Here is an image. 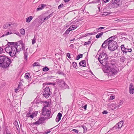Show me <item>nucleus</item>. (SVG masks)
Returning <instances> with one entry per match:
<instances>
[{
	"label": "nucleus",
	"instance_id": "obj_1",
	"mask_svg": "<svg viewBox=\"0 0 134 134\" xmlns=\"http://www.w3.org/2000/svg\"><path fill=\"white\" fill-rule=\"evenodd\" d=\"M116 62L111 61L109 66L105 67L103 71L107 73L109 76H114L118 72L117 69L115 64Z\"/></svg>",
	"mask_w": 134,
	"mask_h": 134
},
{
	"label": "nucleus",
	"instance_id": "obj_2",
	"mask_svg": "<svg viewBox=\"0 0 134 134\" xmlns=\"http://www.w3.org/2000/svg\"><path fill=\"white\" fill-rule=\"evenodd\" d=\"M12 62L11 60L5 55L0 56V66L3 68H7Z\"/></svg>",
	"mask_w": 134,
	"mask_h": 134
},
{
	"label": "nucleus",
	"instance_id": "obj_3",
	"mask_svg": "<svg viewBox=\"0 0 134 134\" xmlns=\"http://www.w3.org/2000/svg\"><path fill=\"white\" fill-rule=\"evenodd\" d=\"M16 47L13 46H7L5 48V49L6 52L8 53L10 56L13 57L15 55L16 53V51L19 50Z\"/></svg>",
	"mask_w": 134,
	"mask_h": 134
},
{
	"label": "nucleus",
	"instance_id": "obj_4",
	"mask_svg": "<svg viewBox=\"0 0 134 134\" xmlns=\"http://www.w3.org/2000/svg\"><path fill=\"white\" fill-rule=\"evenodd\" d=\"M118 47V45L116 41L111 40L110 42L109 43L108 48L110 50L113 51L116 49Z\"/></svg>",
	"mask_w": 134,
	"mask_h": 134
},
{
	"label": "nucleus",
	"instance_id": "obj_5",
	"mask_svg": "<svg viewBox=\"0 0 134 134\" xmlns=\"http://www.w3.org/2000/svg\"><path fill=\"white\" fill-rule=\"evenodd\" d=\"M51 111L48 109H42V115L47 119H49L52 117L50 115Z\"/></svg>",
	"mask_w": 134,
	"mask_h": 134
},
{
	"label": "nucleus",
	"instance_id": "obj_6",
	"mask_svg": "<svg viewBox=\"0 0 134 134\" xmlns=\"http://www.w3.org/2000/svg\"><path fill=\"white\" fill-rule=\"evenodd\" d=\"M15 46H17L16 48H18V49H19V51H16V53L22 50L24 48V44L23 43V41H20L18 42L16 45H15Z\"/></svg>",
	"mask_w": 134,
	"mask_h": 134
},
{
	"label": "nucleus",
	"instance_id": "obj_7",
	"mask_svg": "<svg viewBox=\"0 0 134 134\" xmlns=\"http://www.w3.org/2000/svg\"><path fill=\"white\" fill-rule=\"evenodd\" d=\"M124 122L121 121L116 124L113 127L112 129V130H116V131L120 130L123 125Z\"/></svg>",
	"mask_w": 134,
	"mask_h": 134
},
{
	"label": "nucleus",
	"instance_id": "obj_8",
	"mask_svg": "<svg viewBox=\"0 0 134 134\" xmlns=\"http://www.w3.org/2000/svg\"><path fill=\"white\" fill-rule=\"evenodd\" d=\"M108 57H105V58H104V59H102L100 60H99V61L100 63L101 64L103 65L104 66H105L106 67V66H108V65H107L108 64Z\"/></svg>",
	"mask_w": 134,
	"mask_h": 134
},
{
	"label": "nucleus",
	"instance_id": "obj_9",
	"mask_svg": "<svg viewBox=\"0 0 134 134\" xmlns=\"http://www.w3.org/2000/svg\"><path fill=\"white\" fill-rule=\"evenodd\" d=\"M47 119L45 117H41L38 120L33 123L34 124L38 125H39L44 123V121Z\"/></svg>",
	"mask_w": 134,
	"mask_h": 134
},
{
	"label": "nucleus",
	"instance_id": "obj_10",
	"mask_svg": "<svg viewBox=\"0 0 134 134\" xmlns=\"http://www.w3.org/2000/svg\"><path fill=\"white\" fill-rule=\"evenodd\" d=\"M110 107L111 108V109L112 110H114V109H117L119 108L118 107L116 103L111 104L110 106Z\"/></svg>",
	"mask_w": 134,
	"mask_h": 134
},
{
	"label": "nucleus",
	"instance_id": "obj_11",
	"mask_svg": "<svg viewBox=\"0 0 134 134\" xmlns=\"http://www.w3.org/2000/svg\"><path fill=\"white\" fill-rule=\"evenodd\" d=\"M107 57L106 54L104 53H102L100 54L99 57L98 58V60L102 59H104L105 57Z\"/></svg>",
	"mask_w": 134,
	"mask_h": 134
},
{
	"label": "nucleus",
	"instance_id": "obj_12",
	"mask_svg": "<svg viewBox=\"0 0 134 134\" xmlns=\"http://www.w3.org/2000/svg\"><path fill=\"white\" fill-rule=\"evenodd\" d=\"M129 92L133 94L134 93V87L132 83H130L129 87Z\"/></svg>",
	"mask_w": 134,
	"mask_h": 134
},
{
	"label": "nucleus",
	"instance_id": "obj_13",
	"mask_svg": "<svg viewBox=\"0 0 134 134\" xmlns=\"http://www.w3.org/2000/svg\"><path fill=\"white\" fill-rule=\"evenodd\" d=\"M62 116V114L61 113H59L56 117L55 119L56 121L58 122L60 120Z\"/></svg>",
	"mask_w": 134,
	"mask_h": 134
},
{
	"label": "nucleus",
	"instance_id": "obj_14",
	"mask_svg": "<svg viewBox=\"0 0 134 134\" xmlns=\"http://www.w3.org/2000/svg\"><path fill=\"white\" fill-rule=\"evenodd\" d=\"M101 2H103V0H99L94 1L92 2L93 3H99V4L98 5V8L99 9L100 6V5H99V3H100V4H101Z\"/></svg>",
	"mask_w": 134,
	"mask_h": 134
},
{
	"label": "nucleus",
	"instance_id": "obj_15",
	"mask_svg": "<svg viewBox=\"0 0 134 134\" xmlns=\"http://www.w3.org/2000/svg\"><path fill=\"white\" fill-rule=\"evenodd\" d=\"M50 95V93L44 91L43 93V96L46 98H48Z\"/></svg>",
	"mask_w": 134,
	"mask_h": 134
},
{
	"label": "nucleus",
	"instance_id": "obj_16",
	"mask_svg": "<svg viewBox=\"0 0 134 134\" xmlns=\"http://www.w3.org/2000/svg\"><path fill=\"white\" fill-rule=\"evenodd\" d=\"M79 65L81 66L85 67L86 66V61L85 60H83L81 61L79 63Z\"/></svg>",
	"mask_w": 134,
	"mask_h": 134
},
{
	"label": "nucleus",
	"instance_id": "obj_17",
	"mask_svg": "<svg viewBox=\"0 0 134 134\" xmlns=\"http://www.w3.org/2000/svg\"><path fill=\"white\" fill-rule=\"evenodd\" d=\"M34 113H33L32 114H31L29 112L28 113L26 114V117H30L31 118L33 119L34 118Z\"/></svg>",
	"mask_w": 134,
	"mask_h": 134
},
{
	"label": "nucleus",
	"instance_id": "obj_18",
	"mask_svg": "<svg viewBox=\"0 0 134 134\" xmlns=\"http://www.w3.org/2000/svg\"><path fill=\"white\" fill-rule=\"evenodd\" d=\"M13 124L15 126H14V127H15L17 130H19L20 129L18 122L16 121H15L14 122Z\"/></svg>",
	"mask_w": 134,
	"mask_h": 134
},
{
	"label": "nucleus",
	"instance_id": "obj_19",
	"mask_svg": "<svg viewBox=\"0 0 134 134\" xmlns=\"http://www.w3.org/2000/svg\"><path fill=\"white\" fill-rule=\"evenodd\" d=\"M121 0H112L111 3L112 4H117L118 5H119V4H118Z\"/></svg>",
	"mask_w": 134,
	"mask_h": 134
},
{
	"label": "nucleus",
	"instance_id": "obj_20",
	"mask_svg": "<svg viewBox=\"0 0 134 134\" xmlns=\"http://www.w3.org/2000/svg\"><path fill=\"white\" fill-rule=\"evenodd\" d=\"M49 103L48 102H47L46 101L45 102L43 103V106L44 107L43 109H44V108L45 109H47L46 108V107H48L49 105Z\"/></svg>",
	"mask_w": 134,
	"mask_h": 134
},
{
	"label": "nucleus",
	"instance_id": "obj_21",
	"mask_svg": "<svg viewBox=\"0 0 134 134\" xmlns=\"http://www.w3.org/2000/svg\"><path fill=\"white\" fill-rule=\"evenodd\" d=\"M33 17L32 16H30L29 17L27 18L26 19V22L27 23L30 22L32 19Z\"/></svg>",
	"mask_w": 134,
	"mask_h": 134
},
{
	"label": "nucleus",
	"instance_id": "obj_22",
	"mask_svg": "<svg viewBox=\"0 0 134 134\" xmlns=\"http://www.w3.org/2000/svg\"><path fill=\"white\" fill-rule=\"evenodd\" d=\"M103 32H101L100 33L98 34L96 36V37L97 38H98L100 37L103 35Z\"/></svg>",
	"mask_w": 134,
	"mask_h": 134
},
{
	"label": "nucleus",
	"instance_id": "obj_23",
	"mask_svg": "<svg viewBox=\"0 0 134 134\" xmlns=\"http://www.w3.org/2000/svg\"><path fill=\"white\" fill-rule=\"evenodd\" d=\"M124 102L122 100H120L119 102H118L116 104L118 107L119 108V107Z\"/></svg>",
	"mask_w": 134,
	"mask_h": 134
},
{
	"label": "nucleus",
	"instance_id": "obj_24",
	"mask_svg": "<svg viewBox=\"0 0 134 134\" xmlns=\"http://www.w3.org/2000/svg\"><path fill=\"white\" fill-rule=\"evenodd\" d=\"M111 40H109V39H108L107 40L105 41L103 43H105L106 45H108V46L109 45V43L110 42Z\"/></svg>",
	"mask_w": 134,
	"mask_h": 134
},
{
	"label": "nucleus",
	"instance_id": "obj_25",
	"mask_svg": "<svg viewBox=\"0 0 134 134\" xmlns=\"http://www.w3.org/2000/svg\"><path fill=\"white\" fill-rule=\"evenodd\" d=\"M50 93V89L49 87H47L44 90V91Z\"/></svg>",
	"mask_w": 134,
	"mask_h": 134
},
{
	"label": "nucleus",
	"instance_id": "obj_26",
	"mask_svg": "<svg viewBox=\"0 0 134 134\" xmlns=\"http://www.w3.org/2000/svg\"><path fill=\"white\" fill-rule=\"evenodd\" d=\"M24 77L25 79H28L30 78V76L29 73H26L25 74Z\"/></svg>",
	"mask_w": 134,
	"mask_h": 134
},
{
	"label": "nucleus",
	"instance_id": "obj_27",
	"mask_svg": "<svg viewBox=\"0 0 134 134\" xmlns=\"http://www.w3.org/2000/svg\"><path fill=\"white\" fill-rule=\"evenodd\" d=\"M121 48L122 52L124 53V51H125L126 48L124 47V45L123 44H122L121 46Z\"/></svg>",
	"mask_w": 134,
	"mask_h": 134
},
{
	"label": "nucleus",
	"instance_id": "obj_28",
	"mask_svg": "<svg viewBox=\"0 0 134 134\" xmlns=\"http://www.w3.org/2000/svg\"><path fill=\"white\" fill-rule=\"evenodd\" d=\"M63 86L64 88H68V86L64 82H63Z\"/></svg>",
	"mask_w": 134,
	"mask_h": 134
},
{
	"label": "nucleus",
	"instance_id": "obj_29",
	"mask_svg": "<svg viewBox=\"0 0 134 134\" xmlns=\"http://www.w3.org/2000/svg\"><path fill=\"white\" fill-rule=\"evenodd\" d=\"M11 25V24L6 23L3 26V28L5 29H7L9 26H10Z\"/></svg>",
	"mask_w": 134,
	"mask_h": 134
},
{
	"label": "nucleus",
	"instance_id": "obj_30",
	"mask_svg": "<svg viewBox=\"0 0 134 134\" xmlns=\"http://www.w3.org/2000/svg\"><path fill=\"white\" fill-rule=\"evenodd\" d=\"M21 34L23 35H24L25 34V31L23 29H21L20 30Z\"/></svg>",
	"mask_w": 134,
	"mask_h": 134
},
{
	"label": "nucleus",
	"instance_id": "obj_31",
	"mask_svg": "<svg viewBox=\"0 0 134 134\" xmlns=\"http://www.w3.org/2000/svg\"><path fill=\"white\" fill-rule=\"evenodd\" d=\"M82 54L78 55L76 57V59L77 60H78L80 58H82Z\"/></svg>",
	"mask_w": 134,
	"mask_h": 134
},
{
	"label": "nucleus",
	"instance_id": "obj_32",
	"mask_svg": "<svg viewBox=\"0 0 134 134\" xmlns=\"http://www.w3.org/2000/svg\"><path fill=\"white\" fill-rule=\"evenodd\" d=\"M72 65L74 68L76 69H77V63L76 62H74L72 63Z\"/></svg>",
	"mask_w": 134,
	"mask_h": 134
},
{
	"label": "nucleus",
	"instance_id": "obj_33",
	"mask_svg": "<svg viewBox=\"0 0 134 134\" xmlns=\"http://www.w3.org/2000/svg\"><path fill=\"white\" fill-rule=\"evenodd\" d=\"M36 38L35 37V36L34 37V38L32 40V44H34L36 42Z\"/></svg>",
	"mask_w": 134,
	"mask_h": 134
},
{
	"label": "nucleus",
	"instance_id": "obj_34",
	"mask_svg": "<svg viewBox=\"0 0 134 134\" xmlns=\"http://www.w3.org/2000/svg\"><path fill=\"white\" fill-rule=\"evenodd\" d=\"M42 70L44 71H47L49 70V69L48 67L46 66L43 68Z\"/></svg>",
	"mask_w": 134,
	"mask_h": 134
},
{
	"label": "nucleus",
	"instance_id": "obj_35",
	"mask_svg": "<svg viewBox=\"0 0 134 134\" xmlns=\"http://www.w3.org/2000/svg\"><path fill=\"white\" fill-rule=\"evenodd\" d=\"M7 46H15V44H13V42H8L7 44Z\"/></svg>",
	"mask_w": 134,
	"mask_h": 134
},
{
	"label": "nucleus",
	"instance_id": "obj_36",
	"mask_svg": "<svg viewBox=\"0 0 134 134\" xmlns=\"http://www.w3.org/2000/svg\"><path fill=\"white\" fill-rule=\"evenodd\" d=\"M81 127L83 128V129L84 132H85L87 131V128L84 125H82L81 126Z\"/></svg>",
	"mask_w": 134,
	"mask_h": 134
},
{
	"label": "nucleus",
	"instance_id": "obj_37",
	"mask_svg": "<svg viewBox=\"0 0 134 134\" xmlns=\"http://www.w3.org/2000/svg\"><path fill=\"white\" fill-rule=\"evenodd\" d=\"M115 38V36H113L111 37L108 39L111 41H114V40Z\"/></svg>",
	"mask_w": 134,
	"mask_h": 134
},
{
	"label": "nucleus",
	"instance_id": "obj_38",
	"mask_svg": "<svg viewBox=\"0 0 134 134\" xmlns=\"http://www.w3.org/2000/svg\"><path fill=\"white\" fill-rule=\"evenodd\" d=\"M24 58L26 60L27 57V52H25L24 53Z\"/></svg>",
	"mask_w": 134,
	"mask_h": 134
},
{
	"label": "nucleus",
	"instance_id": "obj_39",
	"mask_svg": "<svg viewBox=\"0 0 134 134\" xmlns=\"http://www.w3.org/2000/svg\"><path fill=\"white\" fill-rule=\"evenodd\" d=\"M91 43V42L90 41H88V42H85L84 44V45H88Z\"/></svg>",
	"mask_w": 134,
	"mask_h": 134
},
{
	"label": "nucleus",
	"instance_id": "obj_40",
	"mask_svg": "<svg viewBox=\"0 0 134 134\" xmlns=\"http://www.w3.org/2000/svg\"><path fill=\"white\" fill-rule=\"evenodd\" d=\"M33 66H40V64L38 62H36L33 64Z\"/></svg>",
	"mask_w": 134,
	"mask_h": 134
},
{
	"label": "nucleus",
	"instance_id": "obj_41",
	"mask_svg": "<svg viewBox=\"0 0 134 134\" xmlns=\"http://www.w3.org/2000/svg\"><path fill=\"white\" fill-rule=\"evenodd\" d=\"M39 23L42 24L44 21L43 18H41L40 19L39 21Z\"/></svg>",
	"mask_w": 134,
	"mask_h": 134
},
{
	"label": "nucleus",
	"instance_id": "obj_42",
	"mask_svg": "<svg viewBox=\"0 0 134 134\" xmlns=\"http://www.w3.org/2000/svg\"><path fill=\"white\" fill-rule=\"evenodd\" d=\"M125 60V59L124 57H122L120 58V61L121 62H124Z\"/></svg>",
	"mask_w": 134,
	"mask_h": 134
},
{
	"label": "nucleus",
	"instance_id": "obj_43",
	"mask_svg": "<svg viewBox=\"0 0 134 134\" xmlns=\"http://www.w3.org/2000/svg\"><path fill=\"white\" fill-rule=\"evenodd\" d=\"M42 9V8L41 7V6L40 5H39L38 7V8L37 9V11H39L41 10Z\"/></svg>",
	"mask_w": 134,
	"mask_h": 134
},
{
	"label": "nucleus",
	"instance_id": "obj_44",
	"mask_svg": "<svg viewBox=\"0 0 134 134\" xmlns=\"http://www.w3.org/2000/svg\"><path fill=\"white\" fill-rule=\"evenodd\" d=\"M7 34H3V35H2V36H1V37H3L4 36H7V35H8L10 34H11L12 33H9V32H7Z\"/></svg>",
	"mask_w": 134,
	"mask_h": 134
},
{
	"label": "nucleus",
	"instance_id": "obj_45",
	"mask_svg": "<svg viewBox=\"0 0 134 134\" xmlns=\"http://www.w3.org/2000/svg\"><path fill=\"white\" fill-rule=\"evenodd\" d=\"M107 45L105 44L104 43H103L102 45V48H105L107 47Z\"/></svg>",
	"mask_w": 134,
	"mask_h": 134
},
{
	"label": "nucleus",
	"instance_id": "obj_46",
	"mask_svg": "<svg viewBox=\"0 0 134 134\" xmlns=\"http://www.w3.org/2000/svg\"><path fill=\"white\" fill-rule=\"evenodd\" d=\"M70 26L72 30H74L77 28V27L75 25H72L71 26Z\"/></svg>",
	"mask_w": 134,
	"mask_h": 134
},
{
	"label": "nucleus",
	"instance_id": "obj_47",
	"mask_svg": "<svg viewBox=\"0 0 134 134\" xmlns=\"http://www.w3.org/2000/svg\"><path fill=\"white\" fill-rule=\"evenodd\" d=\"M41 5V7L42 8V9L46 6V5L44 4H42Z\"/></svg>",
	"mask_w": 134,
	"mask_h": 134
},
{
	"label": "nucleus",
	"instance_id": "obj_48",
	"mask_svg": "<svg viewBox=\"0 0 134 134\" xmlns=\"http://www.w3.org/2000/svg\"><path fill=\"white\" fill-rule=\"evenodd\" d=\"M70 32V30H69L68 29H67L66 31H65V33H64V34H68L69 32Z\"/></svg>",
	"mask_w": 134,
	"mask_h": 134
},
{
	"label": "nucleus",
	"instance_id": "obj_49",
	"mask_svg": "<svg viewBox=\"0 0 134 134\" xmlns=\"http://www.w3.org/2000/svg\"><path fill=\"white\" fill-rule=\"evenodd\" d=\"M66 55L70 59L71 58L70 54L69 53H67Z\"/></svg>",
	"mask_w": 134,
	"mask_h": 134
},
{
	"label": "nucleus",
	"instance_id": "obj_50",
	"mask_svg": "<svg viewBox=\"0 0 134 134\" xmlns=\"http://www.w3.org/2000/svg\"><path fill=\"white\" fill-rule=\"evenodd\" d=\"M97 33V32H92V33H88V34H89V35H95V34H96V33Z\"/></svg>",
	"mask_w": 134,
	"mask_h": 134
},
{
	"label": "nucleus",
	"instance_id": "obj_51",
	"mask_svg": "<svg viewBox=\"0 0 134 134\" xmlns=\"http://www.w3.org/2000/svg\"><path fill=\"white\" fill-rule=\"evenodd\" d=\"M115 21H116L118 22L121 21H123L122 19H119L117 20H114Z\"/></svg>",
	"mask_w": 134,
	"mask_h": 134
},
{
	"label": "nucleus",
	"instance_id": "obj_52",
	"mask_svg": "<svg viewBox=\"0 0 134 134\" xmlns=\"http://www.w3.org/2000/svg\"><path fill=\"white\" fill-rule=\"evenodd\" d=\"M63 5V4L62 3L60 5H59L58 7V9H60L62 7Z\"/></svg>",
	"mask_w": 134,
	"mask_h": 134
},
{
	"label": "nucleus",
	"instance_id": "obj_53",
	"mask_svg": "<svg viewBox=\"0 0 134 134\" xmlns=\"http://www.w3.org/2000/svg\"><path fill=\"white\" fill-rule=\"evenodd\" d=\"M72 131L76 133H78V131L77 130L73 129L72 130Z\"/></svg>",
	"mask_w": 134,
	"mask_h": 134
},
{
	"label": "nucleus",
	"instance_id": "obj_54",
	"mask_svg": "<svg viewBox=\"0 0 134 134\" xmlns=\"http://www.w3.org/2000/svg\"><path fill=\"white\" fill-rule=\"evenodd\" d=\"M109 0H103V2H102V5H103V3H106L108 2L109 1Z\"/></svg>",
	"mask_w": 134,
	"mask_h": 134
},
{
	"label": "nucleus",
	"instance_id": "obj_55",
	"mask_svg": "<svg viewBox=\"0 0 134 134\" xmlns=\"http://www.w3.org/2000/svg\"><path fill=\"white\" fill-rule=\"evenodd\" d=\"M105 28V27H100L97 28V31H99V30L100 29H104Z\"/></svg>",
	"mask_w": 134,
	"mask_h": 134
},
{
	"label": "nucleus",
	"instance_id": "obj_56",
	"mask_svg": "<svg viewBox=\"0 0 134 134\" xmlns=\"http://www.w3.org/2000/svg\"><path fill=\"white\" fill-rule=\"evenodd\" d=\"M3 51V49L1 47H0V54H1Z\"/></svg>",
	"mask_w": 134,
	"mask_h": 134
},
{
	"label": "nucleus",
	"instance_id": "obj_57",
	"mask_svg": "<svg viewBox=\"0 0 134 134\" xmlns=\"http://www.w3.org/2000/svg\"><path fill=\"white\" fill-rule=\"evenodd\" d=\"M50 131L49 130L45 132L43 134H47L48 133H49L50 132Z\"/></svg>",
	"mask_w": 134,
	"mask_h": 134
},
{
	"label": "nucleus",
	"instance_id": "obj_58",
	"mask_svg": "<svg viewBox=\"0 0 134 134\" xmlns=\"http://www.w3.org/2000/svg\"><path fill=\"white\" fill-rule=\"evenodd\" d=\"M128 49L126 48V49H125V51H124V53H127V52H128Z\"/></svg>",
	"mask_w": 134,
	"mask_h": 134
},
{
	"label": "nucleus",
	"instance_id": "obj_59",
	"mask_svg": "<svg viewBox=\"0 0 134 134\" xmlns=\"http://www.w3.org/2000/svg\"><path fill=\"white\" fill-rule=\"evenodd\" d=\"M110 98L111 99H114L115 97L113 96H110Z\"/></svg>",
	"mask_w": 134,
	"mask_h": 134
},
{
	"label": "nucleus",
	"instance_id": "obj_60",
	"mask_svg": "<svg viewBox=\"0 0 134 134\" xmlns=\"http://www.w3.org/2000/svg\"><path fill=\"white\" fill-rule=\"evenodd\" d=\"M102 113L104 114H107L108 112L107 111L104 110L103 112Z\"/></svg>",
	"mask_w": 134,
	"mask_h": 134
},
{
	"label": "nucleus",
	"instance_id": "obj_61",
	"mask_svg": "<svg viewBox=\"0 0 134 134\" xmlns=\"http://www.w3.org/2000/svg\"><path fill=\"white\" fill-rule=\"evenodd\" d=\"M53 12L52 13H51V14H50L49 15H48L49 17L50 18V17H51L52 16V15H53Z\"/></svg>",
	"mask_w": 134,
	"mask_h": 134
},
{
	"label": "nucleus",
	"instance_id": "obj_62",
	"mask_svg": "<svg viewBox=\"0 0 134 134\" xmlns=\"http://www.w3.org/2000/svg\"><path fill=\"white\" fill-rule=\"evenodd\" d=\"M87 107V104H86L84 106V109L86 110V108Z\"/></svg>",
	"mask_w": 134,
	"mask_h": 134
},
{
	"label": "nucleus",
	"instance_id": "obj_63",
	"mask_svg": "<svg viewBox=\"0 0 134 134\" xmlns=\"http://www.w3.org/2000/svg\"><path fill=\"white\" fill-rule=\"evenodd\" d=\"M19 90V88H17L15 90V92L16 93L18 92V90Z\"/></svg>",
	"mask_w": 134,
	"mask_h": 134
},
{
	"label": "nucleus",
	"instance_id": "obj_64",
	"mask_svg": "<svg viewBox=\"0 0 134 134\" xmlns=\"http://www.w3.org/2000/svg\"><path fill=\"white\" fill-rule=\"evenodd\" d=\"M68 29L69 30H70V31L72 30H72V28L71 27V26H70L69 28Z\"/></svg>",
	"mask_w": 134,
	"mask_h": 134
}]
</instances>
